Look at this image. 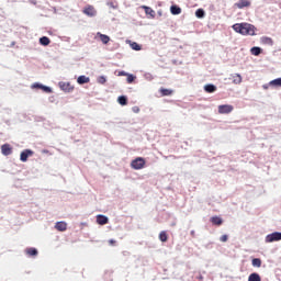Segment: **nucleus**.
<instances>
[{"label": "nucleus", "mask_w": 281, "mask_h": 281, "mask_svg": "<svg viewBox=\"0 0 281 281\" xmlns=\"http://www.w3.org/2000/svg\"><path fill=\"white\" fill-rule=\"evenodd\" d=\"M108 244L111 245V246H114V245H116V240H114V239H109V240H108Z\"/></svg>", "instance_id": "obj_37"}, {"label": "nucleus", "mask_w": 281, "mask_h": 281, "mask_svg": "<svg viewBox=\"0 0 281 281\" xmlns=\"http://www.w3.org/2000/svg\"><path fill=\"white\" fill-rule=\"evenodd\" d=\"M181 12H182V10L180 7H178V5L170 7V13L172 15H179V14H181Z\"/></svg>", "instance_id": "obj_19"}, {"label": "nucleus", "mask_w": 281, "mask_h": 281, "mask_svg": "<svg viewBox=\"0 0 281 281\" xmlns=\"http://www.w3.org/2000/svg\"><path fill=\"white\" fill-rule=\"evenodd\" d=\"M133 113H139V108L138 106H134L133 108Z\"/></svg>", "instance_id": "obj_39"}, {"label": "nucleus", "mask_w": 281, "mask_h": 281, "mask_svg": "<svg viewBox=\"0 0 281 281\" xmlns=\"http://www.w3.org/2000/svg\"><path fill=\"white\" fill-rule=\"evenodd\" d=\"M61 89L65 90V91H68V92H70V91L74 90V88L70 87V83H64V85H61Z\"/></svg>", "instance_id": "obj_26"}, {"label": "nucleus", "mask_w": 281, "mask_h": 281, "mask_svg": "<svg viewBox=\"0 0 281 281\" xmlns=\"http://www.w3.org/2000/svg\"><path fill=\"white\" fill-rule=\"evenodd\" d=\"M106 5L110 7L111 9H116L117 8V5L114 2H112V1H109L106 3Z\"/></svg>", "instance_id": "obj_34"}, {"label": "nucleus", "mask_w": 281, "mask_h": 281, "mask_svg": "<svg viewBox=\"0 0 281 281\" xmlns=\"http://www.w3.org/2000/svg\"><path fill=\"white\" fill-rule=\"evenodd\" d=\"M34 155V150L32 149H24L21 151V155H20V160L22 162H27L29 158L32 157Z\"/></svg>", "instance_id": "obj_5"}, {"label": "nucleus", "mask_w": 281, "mask_h": 281, "mask_svg": "<svg viewBox=\"0 0 281 281\" xmlns=\"http://www.w3.org/2000/svg\"><path fill=\"white\" fill-rule=\"evenodd\" d=\"M159 240H160L161 243H167V240H168V234H167V232L161 231V232L159 233Z\"/></svg>", "instance_id": "obj_21"}, {"label": "nucleus", "mask_w": 281, "mask_h": 281, "mask_svg": "<svg viewBox=\"0 0 281 281\" xmlns=\"http://www.w3.org/2000/svg\"><path fill=\"white\" fill-rule=\"evenodd\" d=\"M97 36L100 38V41L103 45H108L111 41L109 35L102 34L101 32H98Z\"/></svg>", "instance_id": "obj_10"}, {"label": "nucleus", "mask_w": 281, "mask_h": 281, "mask_svg": "<svg viewBox=\"0 0 281 281\" xmlns=\"http://www.w3.org/2000/svg\"><path fill=\"white\" fill-rule=\"evenodd\" d=\"M40 44H41L42 46H49V44H50L49 37H47V36H42V37L40 38Z\"/></svg>", "instance_id": "obj_20"}, {"label": "nucleus", "mask_w": 281, "mask_h": 281, "mask_svg": "<svg viewBox=\"0 0 281 281\" xmlns=\"http://www.w3.org/2000/svg\"><path fill=\"white\" fill-rule=\"evenodd\" d=\"M32 88H33V89H42V88H43V85H42V83H33V85H32Z\"/></svg>", "instance_id": "obj_36"}, {"label": "nucleus", "mask_w": 281, "mask_h": 281, "mask_svg": "<svg viewBox=\"0 0 281 281\" xmlns=\"http://www.w3.org/2000/svg\"><path fill=\"white\" fill-rule=\"evenodd\" d=\"M142 9H144L146 15H149L151 19L156 18V12L153 9H150L146 5H143Z\"/></svg>", "instance_id": "obj_14"}, {"label": "nucleus", "mask_w": 281, "mask_h": 281, "mask_svg": "<svg viewBox=\"0 0 281 281\" xmlns=\"http://www.w3.org/2000/svg\"><path fill=\"white\" fill-rule=\"evenodd\" d=\"M25 254L30 257H36L38 255V250L36 248H26Z\"/></svg>", "instance_id": "obj_16"}, {"label": "nucleus", "mask_w": 281, "mask_h": 281, "mask_svg": "<svg viewBox=\"0 0 281 281\" xmlns=\"http://www.w3.org/2000/svg\"><path fill=\"white\" fill-rule=\"evenodd\" d=\"M261 42L262 44L270 45V46H272L273 44V41L271 40V37H267V36L261 37Z\"/></svg>", "instance_id": "obj_24"}, {"label": "nucleus", "mask_w": 281, "mask_h": 281, "mask_svg": "<svg viewBox=\"0 0 281 281\" xmlns=\"http://www.w3.org/2000/svg\"><path fill=\"white\" fill-rule=\"evenodd\" d=\"M117 102L122 105V106H126L127 105V98L125 95H120L117 99Z\"/></svg>", "instance_id": "obj_23"}, {"label": "nucleus", "mask_w": 281, "mask_h": 281, "mask_svg": "<svg viewBox=\"0 0 281 281\" xmlns=\"http://www.w3.org/2000/svg\"><path fill=\"white\" fill-rule=\"evenodd\" d=\"M252 266L260 268L261 267V260L259 258H256L252 260Z\"/></svg>", "instance_id": "obj_29"}, {"label": "nucleus", "mask_w": 281, "mask_h": 281, "mask_svg": "<svg viewBox=\"0 0 281 281\" xmlns=\"http://www.w3.org/2000/svg\"><path fill=\"white\" fill-rule=\"evenodd\" d=\"M204 90L206 93H214L216 92V86L212 83H207L204 86Z\"/></svg>", "instance_id": "obj_15"}, {"label": "nucleus", "mask_w": 281, "mask_h": 281, "mask_svg": "<svg viewBox=\"0 0 281 281\" xmlns=\"http://www.w3.org/2000/svg\"><path fill=\"white\" fill-rule=\"evenodd\" d=\"M220 240H221V243H227V240H228V235H222V236L220 237Z\"/></svg>", "instance_id": "obj_33"}, {"label": "nucleus", "mask_w": 281, "mask_h": 281, "mask_svg": "<svg viewBox=\"0 0 281 281\" xmlns=\"http://www.w3.org/2000/svg\"><path fill=\"white\" fill-rule=\"evenodd\" d=\"M278 240H281L280 232H274L266 236V243H276Z\"/></svg>", "instance_id": "obj_4"}, {"label": "nucleus", "mask_w": 281, "mask_h": 281, "mask_svg": "<svg viewBox=\"0 0 281 281\" xmlns=\"http://www.w3.org/2000/svg\"><path fill=\"white\" fill-rule=\"evenodd\" d=\"M132 49H135V52H140L142 47L139 46V44H137L136 42H134L131 45Z\"/></svg>", "instance_id": "obj_30"}, {"label": "nucleus", "mask_w": 281, "mask_h": 281, "mask_svg": "<svg viewBox=\"0 0 281 281\" xmlns=\"http://www.w3.org/2000/svg\"><path fill=\"white\" fill-rule=\"evenodd\" d=\"M13 148L11 147V145H9V143H5L4 145L1 146V153L3 156H10L12 155Z\"/></svg>", "instance_id": "obj_7"}, {"label": "nucleus", "mask_w": 281, "mask_h": 281, "mask_svg": "<svg viewBox=\"0 0 281 281\" xmlns=\"http://www.w3.org/2000/svg\"><path fill=\"white\" fill-rule=\"evenodd\" d=\"M97 224L101 225V226L109 224V217L103 214H98L97 215Z\"/></svg>", "instance_id": "obj_8"}, {"label": "nucleus", "mask_w": 281, "mask_h": 281, "mask_svg": "<svg viewBox=\"0 0 281 281\" xmlns=\"http://www.w3.org/2000/svg\"><path fill=\"white\" fill-rule=\"evenodd\" d=\"M145 159L143 157H137L134 160H132L131 167L134 170H142L145 168Z\"/></svg>", "instance_id": "obj_2"}, {"label": "nucleus", "mask_w": 281, "mask_h": 281, "mask_svg": "<svg viewBox=\"0 0 281 281\" xmlns=\"http://www.w3.org/2000/svg\"><path fill=\"white\" fill-rule=\"evenodd\" d=\"M191 235L194 237V235H195V232H194V231H192V232H191Z\"/></svg>", "instance_id": "obj_40"}, {"label": "nucleus", "mask_w": 281, "mask_h": 281, "mask_svg": "<svg viewBox=\"0 0 281 281\" xmlns=\"http://www.w3.org/2000/svg\"><path fill=\"white\" fill-rule=\"evenodd\" d=\"M127 75H128V74H126L125 71H120V72H119V76H120V77H122V76L127 77Z\"/></svg>", "instance_id": "obj_38"}, {"label": "nucleus", "mask_w": 281, "mask_h": 281, "mask_svg": "<svg viewBox=\"0 0 281 281\" xmlns=\"http://www.w3.org/2000/svg\"><path fill=\"white\" fill-rule=\"evenodd\" d=\"M232 29L235 33L240 34L243 36H255L256 27L251 23L241 22L235 23L232 25Z\"/></svg>", "instance_id": "obj_1"}, {"label": "nucleus", "mask_w": 281, "mask_h": 281, "mask_svg": "<svg viewBox=\"0 0 281 281\" xmlns=\"http://www.w3.org/2000/svg\"><path fill=\"white\" fill-rule=\"evenodd\" d=\"M98 82H99L100 85H104V83L106 82L105 77H99Z\"/></svg>", "instance_id": "obj_35"}, {"label": "nucleus", "mask_w": 281, "mask_h": 281, "mask_svg": "<svg viewBox=\"0 0 281 281\" xmlns=\"http://www.w3.org/2000/svg\"><path fill=\"white\" fill-rule=\"evenodd\" d=\"M251 53H252V55L258 56L261 53V48L255 46L251 48Z\"/></svg>", "instance_id": "obj_27"}, {"label": "nucleus", "mask_w": 281, "mask_h": 281, "mask_svg": "<svg viewBox=\"0 0 281 281\" xmlns=\"http://www.w3.org/2000/svg\"><path fill=\"white\" fill-rule=\"evenodd\" d=\"M159 93L161 94V97H170L173 94V90L172 89H168V88H164L161 87L159 89Z\"/></svg>", "instance_id": "obj_12"}, {"label": "nucleus", "mask_w": 281, "mask_h": 281, "mask_svg": "<svg viewBox=\"0 0 281 281\" xmlns=\"http://www.w3.org/2000/svg\"><path fill=\"white\" fill-rule=\"evenodd\" d=\"M251 5V2L249 0H238L234 7H236L237 9H244V8H248Z\"/></svg>", "instance_id": "obj_9"}, {"label": "nucleus", "mask_w": 281, "mask_h": 281, "mask_svg": "<svg viewBox=\"0 0 281 281\" xmlns=\"http://www.w3.org/2000/svg\"><path fill=\"white\" fill-rule=\"evenodd\" d=\"M211 223L213 224V225H215V226H222L223 225V223H224V221H223V218L221 217V216H212L211 217Z\"/></svg>", "instance_id": "obj_13"}, {"label": "nucleus", "mask_w": 281, "mask_h": 281, "mask_svg": "<svg viewBox=\"0 0 281 281\" xmlns=\"http://www.w3.org/2000/svg\"><path fill=\"white\" fill-rule=\"evenodd\" d=\"M233 111H234V106L231 104L218 105V113L221 115H227L228 113H232Z\"/></svg>", "instance_id": "obj_3"}, {"label": "nucleus", "mask_w": 281, "mask_h": 281, "mask_svg": "<svg viewBox=\"0 0 281 281\" xmlns=\"http://www.w3.org/2000/svg\"><path fill=\"white\" fill-rule=\"evenodd\" d=\"M248 281H261L260 274H257V272H252V274L248 277Z\"/></svg>", "instance_id": "obj_22"}, {"label": "nucleus", "mask_w": 281, "mask_h": 281, "mask_svg": "<svg viewBox=\"0 0 281 281\" xmlns=\"http://www.w3.org/2000/svg\"><path fill=\"white\" fill-rule=\"evenodd\" d=\"M41 90H43V91L46 92V93H52V88L48 87V86H44V85H43Z\"/></svg>", "instance_id": "obj_31"}, {"label": "nucleus", "mask_w": 281, "mask_h": 281, "mask_svg": "<svg viewBox=\"0 0 281 281\" xmlns=\"http://www.w3.org/2000/svg\"><path fill=\"white\" fill-rule=\"evenodd\" d=\"M83 14H86L87 16L89 18H94L97 16L98 14V11L95 10V8L93 5H87L85 9H83Z\"/></svg>", "instance_id": "obj_6"}, {"label": "nucleus", "mask_w": 281, "mask_h": 281, "mask_svg": "<svg viewBox=\"0 0 281 281\" xmlns=\"http://www.w3.org/2000/svg\"><path fill=\"white\" fill-rule=\"evenodd\" d=\"M270 85L281 87V77H279V79H273L272 81H270Z\"/></svg>", "instance_id": "obj_25"}, {"label": "nucleus", "mask_w": 281, "mask_h": 281, "mask_svg": "<svg viewBox=\"0 0 281 281\" xmlns=\"http://www.w3.org/2000/svg\"><path fill=\"white\" fill-rule=\"evenodd\" d=\"M126 77H127V83H128V85H131V83H133V82H134L135 77H134L133 75H128V74H127V76H126Z\"/></svg>", "instance_id": "obj_32"}, {"label": "nucleus", "mask_w": 281, "mask_h": 281, "mask_svg": "<svg viewBox=\"0 0 281 281\" xmlns=\"http://www.w3.org/2000/svg\"><path fill=\"white\" fill-rule=\"evenodd\" d=\"M90 81H91L90 77H87V76H80V77H78V79H77V82H78L79 85H87V83H89Z\"/></svg>", "instance_id": "obj_17"}, {"label": "nucleus", "mask_w": 281, "mask_h": 281, "mask_svg": "<svg viewBox=\"0 0 281 281\" xmlns=\"http://www.w3.org/2000/svg\"><path fill=\"white\" fill-rule=\"evenodd\" d=\"M232 80L234 85H240L243 82V77L238 74L232 75Z\"/></svg>", "instance_id": "obj_18"}, {"label": "nucleus", "mask_w": 281, "mask_h": 281, "mask_svg": "<svg viewBox=\"0 0 281 281\" xmlns=\"http://www.w3.org/2000/svg\"><path fill=\"white\" fill-rule=\"evenodd\" d=\"M55 228L58 231V232H66L67 231V223L64 222V221H60V222H57L56 225H55Z\"/></svg>", "instance_id": "obj_11"}, {"label": "nucleus", "mask_w": 281, "mask_h": 281, "mask_svg": "<svg viewBox=\"0 0 281 281\" xmlns=\"http://www.w3.org/2000/svg\"><path fill=\"white\" fill-rule=\"evenodd\" d=\"M195 15L198 19H203L205 13L202 9H199L196 12H195Z\"/></svg>", "instance_id": "obj_28"}]
</instances>
